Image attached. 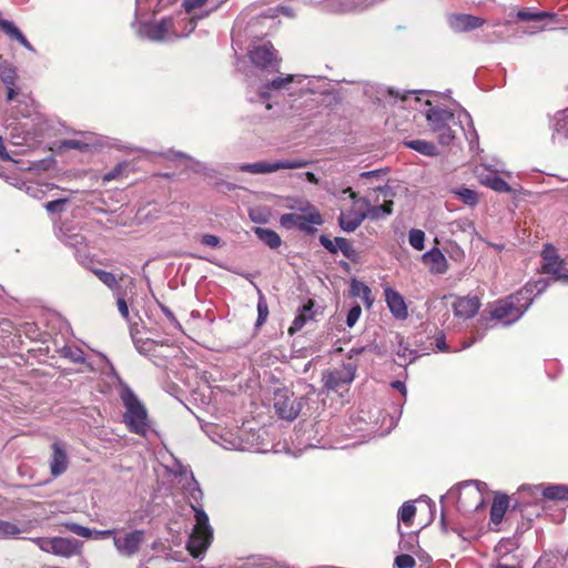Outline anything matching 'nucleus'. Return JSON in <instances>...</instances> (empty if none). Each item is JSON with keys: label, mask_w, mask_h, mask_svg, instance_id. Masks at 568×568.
I'll use <instances>...</instances> for the list:
<instances>
[{"label": "nucleus", "mask_w": 568, "mask_h": 568, "mask_svg": "<svg viewBox=\"0 0 568 568\" xmlns=\"http://www.w3.org/2000/svg\"><path fill=\"white\" fill-rule=\"evenodd\" d=\"M179 467V476L181 477L180 483H182V487L187 494L190 506L194 511L195 518V525L189 537L186 548L194 558H199L211 545L213 539V529L209 523V516L201 506L203 491L199 483L187 467Z\"/></svg>", "instance_id": "nucleus-1"}, {"label": "nucleus", "mask_w": 568, "mask_h": 568, "mask_svg": "<svg viewBox=\"0 0 568 568\" xmlns=\"http://www.w3.org/2000/svg\"><path fill=\"white\" fill-rule=\"evenodd\" d=\"M425 115L430 130L437 134L442 145L452 144L456 136V128L465 130L464 123L471 130L470 134L476 136L470 114L466 111H462L456 116L449 110L430 106Z\"/></svg>", "instance_id": "nucleus-2"}, {"label": "nucleus", "mask_w": 568, "mask_h": 568, "mask_svg": "<svg viewBox=\"0 0 568 568\" xmlns=\"http://www.w3.org/2000/svg\"><path fill=\"white\" fill-rule=\"evenodd\" d=\"M195 29L194 21H186L179 26L171 18L162 19L159 22H145L140 24L138 33L141 38L154 42H166L189 37Z\"/></svg>", "instance_id": "nucleus-3"}, {"label": "nucleus", "mask_w": 568, "mask_h": 568, "mask_svg": "<svg viewBox=\"0 0 568 568\" xmlns=\"http://www.w3.org/2000/svg\"><path fill=\"white\" fill-rule=\"evenodd\" d=\"M120 398L125 407L123 420L131 433L145 436L150 430L148 410L133 390L124 385L120 392Z\"/></svg>", "instance_id": "nucleus-4"}, {"label": "nucleus", "mask_w": 568, "mask_h": 568, "mask_svg": "<svg viewBox=\"0 0 568 568\" xmlns=\"http://www.w3.org/2000/svg\"><path fill=\"white\" fill-rule=\"evenodd\" d=\"M302 213H285L281 216L280 223L287 230L298 229L306 233H313L314 226L323 224V217L318 210L308 201L300 202L296 206Z\"/></svg>", "instance_id": "nucleus-5"}, {"label": "nucleus", "mask_w": 568, "mask_h": 568, "mask_svg": "<svg viewBox=\"0 0 568 568\" xmlns=\"http://www.w3.org/2000/svg\"><path fill=\"white\" fill-rule=\"evenodd\" d=\"M32 541L42 551L65 558L80 555L83 548L81 540L70 537H37Z\"/></svg>", "instance_id": "nucleus-6"}, {"label": "nucleus", "mask_w": 568, "mask_h": 568, "mask_svg": "<svg viewBox=\"0 0 568 568\" xmlns=\"http://www.w3.org/2000/svg\"><path fill=\"white\" fill-rule=\"evenodd\" d=\"M525 301L516 292L508 297L496 302L491 310V318L503 322L504 325H510L517 322L528 310Z\"/></svg>", "instance_id": "nucleus-7"}, {"label": "nucleus", "mask_w": 568, "mask_h": 568, "mask_svg": "<svg viewBox=\"0 0 568 568\" xmlns=\"http://www.w3.org/2000/svg\"><path fill=\"white\" fill-rule=\"evenodd\" d=\"M356 376V366L352 363L325 371L322 376L324 388L328 392L343 394L347 392Z\"/></svg>", "instance_id": "nucleus-8"}, {"label": "nucleus", "mask_w": 568, "mask_h": 568, "mask_svg": "<svg viewBox=\"0 0 568 568\" xmlns=\"http://www.w3.org/2000/svg\"><path fill=\"white\" fill-rule=\"evenodd\" d=\"M145 541V531L133 529L129 531H119L116 529L113 546L119 556L125 558L134 557Z\"/></svg>", "instance_id": "nucleus-9"}, {"label": "nucleus", "mask_w": 568, "mask_h": 568, "mask_svg": "<svg viewBox=\"0 0 568 568\" xmlns=\"http://www.w3.org/2000/svg\"><path fill=\"white\" fill-rule=\"evenodd\" d=\"M273 400L276 414L286 420H294L304 405V398L294 396L287 388L277 389Z\"/></svg>", "instance_id": "nucleus-10"}, {"label": "nucleus", "mask_w": 568, "mask_h": 568, "mask_svg": "<svg viewBox=\"0 0 568 568\" xmlns=\"http://www.w3.org/2000/svg\"><path fill=\"white\" fill-rule=\"evenodd\" d=\"M307 162L300 159L282 160L273 163L270 162H255V163H242L235 165V169L241 172H247L251 174H267L275 172L281 169L293 170L305 168Z\"/></svg>", "instance_id": "nucleus-11"}, {"label": "nucleus", "mask_w": 568, "mask_h": 568, "mask_svg": "<svg viewBox=\"0 0 568 568\" xmlns=\"http://www.w3.org/2000/svg\"><path fill=\"white\" fill-rule=\"evenodd\" d=\"M541 257L544 261L541 268L545 274L550 275L555 281L568 283V268L566 263L559 257L552 245H545Z\"/></svg>", "instance_id": "nucleus-12"}, {"label": "nucleus", "mask_w": 568, "mask_h": 568, "mask_svg": "<svg viewBox=\"0 0 568 568\" xmlns=\"http://www.w3.org/2000/svg\"><path fill=\"white\" fill-rule=\"evenodd\" d=\"M248 55L252 63L260 69L273 72L277 71L280 68L281 59L277 57L273 44L270 42L253 47Z\"/></svg>", "instance_id": "nucleus-13"}, {"label": "nucleus", "mask_w": 568, "mask_h": 568, "mask_svg": "<svg viewBox=\"0 0 568 568\" xmlns=\"http://www.w3.org/2000/svg\"><path fill=\"white\" fill-rule=\"evenodd\" d=\"M520 494L531 497L536 503L538 501V496L549 500H567L568 487L565 485H528L521 486Z\"/></svg>", "instance_id": "nucleus-14"}, {"label": "nucleus", "mask_w": 568, "mask_h": 568, "mask_svg": "<svg viewBox=\"0 0 568 568\" xmlns=\"http://www.w3.org/2000/svg\"><path fill=\"white\" fill-rule=\"evenodd\" d=\"M343 193H347L349 197L355 201V204H361L365 209L363 210L365 219L376 221L390 215L393 212L392 200L385 201L381 205H373L366 197L356 199L357 194L351 187H346L345 190H343Z\"/></svg>", "instance_id": "nucleus-15"}, {"label": "nucleus", "mask_w": 568, "mask_h": 568, "mask_svg": "<svg viewBox=\"0 0 568 568\" xmlns=\"http://www.w3.org/2000/svg\"><path fill=\"white\" fill-rule=\"evenodd\" d=\"M183 8L187 14H191L190 19H182L178 21L179 26L184 27V22L194 21L195 23L209 17L213 11L220 7V2L213 0H183Z\"/></svg>", "instance_id": "nucleus-16"}, {"label": "nucleus", "mask_w": 568, "mask_h": 568, "mask_svg": "<svg viewBox=\"0 0 568 568\" xmlns=\"http://www.w3.org/2000/svg\"><path fill=\"white\" fill-rule=\"evenodd\" d=\"M303 78L304 77L300 75V74L280 75V77L273 79L272 81L265 83L264 85H262L258 89L257 94H258L261 101L266 103V109L270 110V109H272V105L268 103V101L271 99L270 90H274V91L288 90L290 84H292L293 82L300 83L303 80Z\"/></svg>", "instance_id": "nucleus-17"}, {"label": "nucleus", "mask_w": 568, "mask_h": 568, "mask_svg": "<svg viewBox=\"0 0 568 568\" xmlns=\"http://www.w3.org/2000/svg\"><path fill=\"white\" fill-rule=\"evenodd\" d=\"M447 21L449 28L455 32H468L483 27L485 23L483 18L467 13L450 14Z\"/></svg>", "instance_id": "nucleus-18"}, {"label": "nucleus", "mask_w": 568, "mask_h": 568, "mask_svg": "<svg viewBox=\"0 0 568 568\" xmlns=\"http://www.w3.org/2000/svg\"><path fill=\"white\" fill-rule=\"evenodd\" d=\"M480 308V301L476 296L457 297L453 304L454 314L467 320L474 317Z\"/></svg>", "instance_id": "nucleus-19"}, {"label": "nucleus", "mask_w": 568, "mask_h": 568, "mask_svg": "<svg viewBox=\"0 0 568 568\" xmlns=\"http://www.w3.org/2000/svg\"><path fill=\"white\" fill-rule=\"evenodd\" d=\"M385 301L392 315L397 320H406L408 316L407 305L404 297L392 287L385 288Z\"/></svg>", "instance_id": "nucleus-20"}, {"label": "nucleus", "mask_w": 568, "mask_h": 568, "mask_svg": "<svg viewBox=\"0 0 568 568\" xmlns=\"http://www.w3.org/2000/svg\"><path fill=\"white\" fill-rule=\"evenodd\" d=\"M65 529L70 532H73L83 538H94V539H105L112 537L114 539V535L116 529H105V530H97L84 527L80 524L67 521L63 524Z\"/></svg>", "instance_id": "nucleus-21"}, {"label": "nucleus", "mask_w": 568, "mask_h": 568, "mask_svg": "<svg viewBox=\"0 0 568 568\" xmlns=\"http://www.w3.org/2000/svg\"><path fill=\"white\" fill-rule=\"evenodd\" d=\"M422 261L429 266V271L434 274H444L448 270V262L438 247H433L425 252Z\"/></svg>", "instance_id": "nucleus-22"}, {"label": "nucleus", "mask_w": 568, "mask_h": 568, "mask_svg": "<svg viewBox=\"0 0 568 568\" xmlns=\"http://www.w3.org/2000/svg\"><path fill=\"white\" fill-rule=\"evenodd\" d=\"M52 450L50 471L52 476L58 477L68 468V456L59 442L52 444Z\"/></svg>", "instance_id": "nucleus-23"}, {"label": "nucleus", "mask_w": 568, "mask_h": 568, "mask_svg": "<svg viewBox=\"0 0 568 568\" xmlns=\"http://www.w3.org/2000/svg\"><path fill=\"white\" fill-rule=\"evenodd\" d=\"M365 220L363 210H347L341 213L338 224L345 232H354Z\"/></svg>", "instance_id": "nucleus-24"}, {"label": "nucleus", "mask_w": 568, "mask_h": 568, "mask_svg": "<svg viewBox=\"0 0 568 568\" xmlns=\"http://www.w3.org/2000/svg\"><path fill=\"white\" fill-rule=\"evenodd\" d=\"M217 438L213 440L227 450H248L251 446L244 442L242 436L226 432L224 434H217Z\"/></svg>", "instance_id": "nucleus-25"}, {"label": "nucleus", "mask_w": 568, "mask_h": 568, "mask_svg": "<svg viewBox=\"0 0 568 568\" xmlns=\"http://www.w3.org/2000/svg\"><path fill=\"white\" fill-rule=\"evenodd\" d=\"M549 283L547 280L539 278L534 282H528L521 290L517 293L525 301L526 307H529L532 304L534 297L541 294L548 287Z\"/></svg>", "instance_id": "nucleus-26"}, {"label": "nucleus", "mask_w": 568, "mask_h": 568, "mask_svg": "<svg viewBox=\"0 0 568 568\" xmlns=\"http://www.w3.org/2000/svg\"><path fill=\"white\" fill-rule=\"evenodd\" d=\"M568 138V109L558 112L552 123L551 139L554 142H560Z\"/></svg>", "instance_id": "nucleus-27"}, {"label": "nucleus", "mask_w": 568, "mask_h": 568, "mask_svg": "<svg viewBox=\"0 0 568 568\" xmlns=\"http://www.w3.org/2000/svg\"><path fill=\"white\" fill-rule=\"evenodd\" d=\"M0 29L11 39L17 40L21 45L31 52H36L34 47L28 41L23 33L9 20L0 19Z\"/></svg>", "instance_id": "nucleus-28"}, {"label": "nucleus", "mask_w": 568, "mask_h": 568, "mask_svg": "<svg viewBox=\"0 0 568 568\" xmlns=\"http://www.w3.org/2000/svg\"><path fill=\"white\" fill-rule=\"evenodd\" d=\"M509 500L506 495H496L490 507V520L495 525L503 521L504 515L508 508Z\"/></svg>", "instance_id": "nucleus-29"}, {"label": "nucleus", "mask_w": 568, "mask_h": 568, "mask_svg": "<svg viewBox=\"0 0 568 568\" xmlns=\"http://www.w3.org/2000/svg\"><path fill=\"white\" fill-rule=\"evenodd\" d=\"M313 306L314 303L311 300L302 306L288 329L290 334L301 331L306 322L314 317Z\"/></svg>", "instance_id": "nucleus-30"}, {"label": "nucleus", "mask_w": 568, "mask_h": 568, "mask_svg": "<svg viewBox=\"0 0 568 568\" xmlns=\"http://www.w3.org/2000/svg\"><path fill=\"white\" fill-rule=\"evenodd\" d=\"M253 232L261 242H263L266 246H268L272 250H275L282 245L281 236L271 229L256 226L253 229Z\"/></svg>", "instance_id": "nucleus-31"}, {"label": "nucleus", "mask_w": 568, "mask_h": 568, "mask_svg": "<svg viewBox=\"0 0 568 568\" xmlns=\"http://www.w3.org/2000/svg\"><path fill=\"white\" fill-rule=\"evenodd\" d=\"M480 181L484 185H487L488 187L493 189L497 192H504L509 193L511 192L510 185L504 181L501 178L496 175L494 172H489L487 174L479 173Z\"/></svg>", "instance_id": "nucleus-32"}, {"label": "nucleus", "mask_w": 568, "mask_h": 568, "mask_svg": "<svg viewBox=\"0 0 568 568\" xmlns=\"http://www.w3.org/2000/svg\"><path fill=\"white\" fill-rule=\"evenodd\" d=\"M351 295L361 297L366 307H371L373 305L374 298L372 297L371 288L358 280H353L351 282Z\"/></svg>", "instance_id": "nucleus-33"}, {"label": "nucleus", "mask_w": 568, "mask_h": 568, "mask_svg": "<svg viewBox=\"0 0 568 568\" xmlns=\"http://www.w3.org/2000/svg\"><path fill=\"white\" fill-rule=\"evenodd\" d=\"M406 146L426 156H437L439 154L437 146L425 140H410L405 142Z\"/></svg>", "instance_id": "nucleus-34"}, {"label": "nucleus", "mask_w": 568, "mask_h": 568, "mask_svg": "<svg viewBox=\"0 0 568 568\" xmlns=\"http://www.w3.org/2000/svg\"><path fill=\"white\" fill-rule=\"evenodd\" d=\"M131 336H132L134 346L140 354L146 355V356L155 355L156 347L160 346L159 342H156L154 339H150V338L142 339V338L135 337V335L133 333V328H131ZM163 344H161V346Z\"/></svg>", "instance_id": "nucleus-35"}, {"label": "nucleus", "mask_w": 568, "mask_h": 568, "mask_svg": "<svg viewBox=\"0 0 568 568\" xmlns=\"http://www.w3.org/2000/svg\"><path fill=\"white\" fill-rule=\"evenodd\" d=\"M57 235L62 243L70 247H73L77 251V253H79L82 247H85L84 237L79 233L70 234L68 232H64L63 229L60 227Z\"/></svg>", "instance_id": "nucleus-36"}, {"label": "nucleus", "mask_w": 568, "mask_h": 568, "mask_svg": "<svg viewBox=\"0 0 568 568\" xmlns=\"http://www.w3.org/2000/svg\"><path fill=\"white\" fill-rule=\"evenodd\" d=\"M18 78L17 68L3 60L0 62V79L4 85H16Z\"/></svg>", "instance_id": "nucleus-37"}, {"label": "nucleus", "mask_w": 568, "mask_h": 568, "mask_svg": "<svg viewBox=\"0 0 568 568\" xmlns=\"http://www.w3.org/2000/svg\"><path fill=\"white\" fill-rule=\"evenodd\" d=\"M92 272L105 286L113 291L114 294L121 291L119 281L113 273L100 268H94Z\"/></svg>", "instance_id": "nucleus-38"}, {"label": "nucleus", "mask_w": 568, "mask_h": 568, "mask_svg": "<svg viewBox=\"0 0 568 568\" xmlns=\"http://www.w3.org/2000/svg\"><path fill=\"white\" fill-rule=\"evenodd\" d=\"M552 18V14L546 11H532L531 9H523L517 12V19L520 21H542Z\"/></svg>", "instance_id": "nucleus-39"}, {"label": "nucleus", "mask_w": 568, "mask_h": 568, "mask_svg": "<svg viewBox=\"0 0 568 568\" xmlns=\"http://www.w3.org/2000/svg\"><path fill=\"white\" fill-rule=\"evenodd\" d=\"M416 514V507L414 504L407 501L398 510V519L405 525H410Z\"/></svg>", "instance_id": "nucleus-40"}, {"label": "nucleus", "mask_w": 568, "mask_h": 568, "mask_svg": "<svg viewBox=\"0 0 568 568\" xmlns=\"http://www.w3.org/2000/svg\"><path fill=\"white\" fill-rule=\"evenodd\" d=\"M408 242L412 247L422 251L425 247V233L422 230L413 229L408 233Z\"/></svg>", "instance_id": "nucleus-41"}, {"label": "nucleus", "mask_w": 568, "mask_h": 568, "mask_svg": "<svg viewBox=\"0 0 568 568\" xmlns=\"http://www.w3.org/2000/svg\"><path fill=\"white\" fill-rule=\"evenodd\" d=\"M337 252L341 251L346 258L353 260L356 252L351 242L345 237H335Z\"/></svg>", "instance_id": "nucleus-42"}, {"label": "nucleus", "mask_w": 568, "mask_h": 568, "mask_svg": "<svg viewBox=\"0 0 568 568\" xmlns=\"http://www.w3.org/2000/svg\"><path fill=\"white\" fill-rule=\"evenodd\" d=\"M458 197L467 205L474 206L478 202L477 193L470 189L462 187L455 192Z\"/></svg>", "instance_id": "nucleus-43"}, {"label": "nucleus", "mask_w": 568, "mask_h": 568, "mask_svg": "<svg viewBox=\"0 0 568 568\" xmlns=\"http://www.w3.org/2000/svg\"><path fill=\"white\" fill-rule=\"evenodd\" d=\"M21 529L13 523L0 520V538L14 537Z\"/></svg>", "instance_id": "nucleus-44"}, {"label": "nucleus", "mask_w": 568, "mask_h": 568, "mask_svg": "<svg viewBox=\"0 0 568 568\" xmlns=\"http://www.w3.org/2000/svg\"><path fill=\"white\" fill-rule=\"evenodd\" d=\"M125 294L120 291L118 293H115V296H116V306H118V311L119 313L121 314V316L128 322V323H131V317H130V311H129V305L125 301Z\"/></svg>", "instance_id": "nucleus-45"}, {"label": "nucleus", "mask_w": 568, "mask_h": 568, "mask_svg": "<svg viewBox=\"0 0 568 568\" xmlns=\"http://www.w3.org/2000/svg\"><path fill=\"white\" fill-rule=\"evenodd\" d=\"M257 320H256V325L260 326L262 325L267 316H268V306H267V303H266V300L263 295H260V298H258V302H257Z\"/></svg>", "instance_id": "nucleus-46"}, {"label": "nucleus", "mask_w": 568, "mask_h": 568, "mask_svg": "<svg viewBox=\"0 0 568 568\" xmlns=\"http://www.w3.org/2000/svg\"><path fill=\"white\" fill-rule=\"evenodd\" d=\"M170 153H172L174 155V158L189 160L192 163L191 169L195 172L205 173V171L207 169L204 163L193 160L191 156L186 155L185 153L173 152V151H170Z\"/></svg>", "instance_id": "nucleus-47"}, {"label": "nucleus", "mask_w": 568, "mask_h": 568, "mask_svg": "<svg viewBox=\"0 0 568 568\" xmlns=\"http://www.w3.org/2000/svg\"><path fill=\"white\" fill-rule=\"evenodd\" d=\"M415 559L410 555H398L395 558V565L397 568H414L415 567Z\"/></svg>", "instance_id": "nucleus-48"}, {"label": "nucleus", "mask_w": 568, "mask_h": 568, "mask_svg": "<svg viewBox=\"0 0 568 568\" xmlns=\"http://www.w3.org/2000/svg\"><path fill=\"white\" fill-rule=\"evenodd\" d=\"M361 314H362V308L358 304L354 305L347 313V316H346V325L348 327H353L358 318L361 317Z\"/></svg>", "instance_id": "nucleus-49"}, {"label": "nucleus", "mask_w": 568, "mask_h": 568, "mask_svg": "<svg viewBox=\"0 0 568 568\" xmlns=\"http://www.w3.org/2000/svg\"><path fill=\"white\" fill-rule=\"evenodd\" d=\"M61 145L65 149H73V150H87L89 144L84 141L77 140V139H67L61 142Z\"/></svg>", "instance_id": "nucleus-50"}, {"label": "nucleus", "mask_w": 568, "mask_h": 568, "mask_svg": "<svg viewBox=\"0 0 568 568\" xmlns=\"http://www.w3.org/2000/svg\"><path fill=\"white\" fill-rule=\"evenodd\" d=\"M124 166H125L124 163H119L115 168H113L111 171H109L108 173H105L102 176V181L104 183H108V182H111V181L118 179L121 175Z\"/></svg>", "instance_id": "nucleus-51"}, {"label": "nucleus", "mask_w": 568, "mask_h": 568, "mask_svg": "<svg viewBox=\"0 0 568 568\" xmlns=\"http://www.w3.org/2000/svg\"><path fill=\"white\" fill-rule=\"evenodd\" d=\"M64 355L71 358L74 363H83L85 361L84 353L80 348H67L64 349Z\"/></svg>", "instance_id": "nucleus-52"}, {"label": "nucleus", "mask_w": 568, "mask_h": 568, "mask_svg": "<svg viewBox=\"0 0 568 568\" xmlns=\"http://www.w3.org/2000/svg\"><path fill=\"white\" fill-rule=\"evenodd\" d=\"M387 173V169H378L373 171H365L359 174L362 179H379L384 178Z\"/></svg>", "instance_id": "nucleus-53"}, {"label": "nucleus", "mask_w": 568, "mask_h": 568, "mask_svg": "<svg viewBox=\"0 0 568 568\" xmlns=\"http://www.w3.org/2000/svg\"><path fill=\"white\" fill-rule=\"evenodd\" d=\"M320 243L329 252V253H333V254H336L337 253V246H336V243H335V240L332 241L329 237H327L326 235H321L320 236Z\"/></svg>", "instance_id": "nucleus-54"}, {"label": "nucleus", "mask_w": 568, "mask_h": 568, "mask_svg": "<svg viewBox=\"0 0 568 568\" xmlns=\"http://www.w3.org/2000/svg\"><path fill=\"white\" fill-rule=\"evenodd\" d=\"M201 243L210 247H216L220 244V237L213 234H204L201 237Z\"/></svg>", "instance_id": "nucleus-55"}, {"label": "nucleus", "mask_w": 568, "mask_h": 568, "mask_svg": "<svg viewBox=\"0 0 568 568\" xmlns=\"http://www.w3.org/2000/svg\"><path fill=\"white\" fill-rule=\"evenodd\" d=\"M65 200H54V201H50L45 204V209L48 212L50 213H55V212H60L62 211L64 204H65Z\"/></svg>", "instance_id": "nucleus-56"}, {"label": "nucleus", "mask_w": 568, "mask_h": 568, "mask_svg": "<svg viewBox=\"0 0 568 568\" xmlns=\"http://www.w3.org/2000/svg\"><path fill=\"white\" fill-rule=\"evenodd\" d=\"M160 308L161 311L164 313V315L168 317V320L175 326V327H181L179 321L176 320L175 315L173 314V312L165 305L163 304H160Z\"/></svg>", "instance_id": "nucleus-57"}, {"label": "nucleus", "mask_w": 568, "mask_h": 568, "mask_svg": "<svg viewBox=\"0 0 568 568\" xmlns=\"http://www.w3.org/2000/svg\"><path fill=\"white\" fill-rule=\"evenodd\" d=\"M0 159L2 161H13L10 154L7 151L3 139L0 136Z\"/></svg>", "instance_id": "nucleus-58"}, {"label": "nucleus", "mask_w": 568, "mask_h": 568, "mask_svg": "<svg viewBox=\"0 0 568 568\" xmlns=\"http://www.w3.org/2000/svg\"><path fill=\"white\" fill-rule=\"evenodd\" d=\"M7 87V100L12 101L19 93V90L16 85H6Z\"/></svg>", "instance_id": "nucleus-59"}, {"label": "nucleus", "mask_w": 568, "mask_h": 568, "mask_svg": "<svg viewBox=\"0 0 568 568\" xmlns=\"http://www.w3.org/2000/svg\"><path fill=\"white\" fill-rule=\"evenodd\" d=\"M250 217L253 222L255 223H263L265 222L266 220L261 215V213L256 212V211H250Z\"/></svg>", "instance_id": "nucleus-60"}, {"label": "nucleus", "mask_w": 568, "mask_h": 568, "mask_svg": "<svg viewBox=\"0 0 568 568\" xmlns=\"http://www.w3.org/2000/svg\"><path fill=\"white\" fill-rule=\"evenodd\" d=\"M376 0H362L359 3L354 4L351 9H365L372 6Z\"/></svg>", "instance_id": "nucleus-61"}, {"label": "nucleus", "mask_w": 568, "mask_h": 568, "mask_svg": "<svg viewBox=\"0 0 568 568\" xmlns=\"http://www.w3.org/2000/svg\"><path fill=\"white\" fill-rule=\"evenodd\" d=\"M495 568H523V567L518 562H516V564H506V562L499 561V562H497Z\"/></svg>", "instance_id": "nucleus-62"}, {"label": "nucleus", "mask_w": 568, "mask_h": 568, "mask_svg": "<svg viewBox=\"0 0 568 568\" xmlns=\"http://www.w3.org/2000/svg\"><path fill=\"white\" fill-rule=\"evenodd\" d=\"M23 186H26V192L30 194L31 196H37V193L39 189L34 185H26V183H22Z\"/></svg>", "instance_id": "nucleus-63"}, {"label": "nucleus", "mask_w": 568, "mask_h": 568, "mask_svg": "<svg viewBox=\"0 0 568 568\" xmlns=\"http://www.w3.org/2000/svg\"><path fill=\"white\" fill-rule=\"evenodd\" d=\"M436 346H437V348L439 351H446L447 349L444 336H440V337H438L436 339Z\"/></svg>", "instance_id": "nucleus-64"}]
</instances>
